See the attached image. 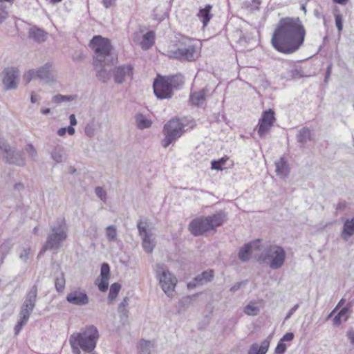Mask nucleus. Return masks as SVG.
<instances>
[{
  "label": "nucleus",
  "instance_id": "f257e3e1",
  "mask_svg": "<svg viewBox=\"0 0 354 354\" xmlns=\"http://www.w3.org/2000/svg\"><path fill=\"white\" fill-rule=\"evenodd\" d=\"M306 29L299 17L281 18L273 32L271 44L283 54H292L304 44Z\"/></svg>",
  "mask_w": 354,
  "mask_h": 354
},
{
  "label": "nucleus",
  "instance_id": "f03ea898",
  "mask_svg": "<svg viewBox=\"0 0 354 354\" xmlns=\"http://www.w3.org/2000/svg\"><path fill=\"white\" fill-rule=\"evenodd\" d=\"M89 47L95 53L94 67L113 65L117 62L118 57L112 53L113 46L109 39L95 35L90 41Z\"/></svg>",
  "mask_w": 354,
  "mask_h": 354
},
{
  "label": "nucleus",
  "instance_id": "7ed1b4c3",
  "mask_svg": "<svg viewBox=\"0 0 354 354\" xmlns=\"http://www.w3.org/2000/svg\"><path fill=\"white\" fill-rule=\"evenodd\" d=\"M51 232L48 235L46 241L40 251V254L46 250H57L62 243L67 238V227L64 218H58L50 227Z\"/></svg>",
  "mask_w": 354,
  "mask_h": 354
},
{
  "label": "nucleus",
  "instance_id": "20e7f679",
  "mask_svg": "<svg viewBox=\"0 0 354 354\" xmlns=\"http://www.w3.org/2000/svg\"><path fill=\"white\" fill-rule=\"evenodd\" d=\"M286 252L282 246L272 244L261 252L258 257L259 263H266L272 270L281 268L286 261Z\"/></svg>",
  "mask_w": 354,
  "mask_h": 354
},
{
  "label": "nucleus",
  "instance_id": "39448f33",
  "mask_svg": "<svg viewBox=\"0 0 354 354\" xmlns=\"http://www.w3.org/2000/svg\"><path fill=\"white\" fill-rule=\"evenodd\" d=\"M99 337L97 328L93 325L86 326L79 333H73L70 336L71 339L80 344L82 350L86 353H91L94 351Z\"/></svg>",
  "mask_w": 354,
  "mask_h": 354
},
{
  "label": "nucleus",
  "instance_id": "423d86ee",
  "mask_svg": "<svg viewBox=\"0 0 354 354\" xmlns=\"http://www.w3.org/2000/svg\"><path fill=\"white\" fill-rule=\"evenodd\" d=\"M170 57L181 62H193L196 59V47L193 40L183 37L175 50L170 51Z\"/></svg>",
  "mask_w": 354,
  "mask_h": 354
},
{
  "label": "nucleus",
  "instance_id": "0eeeda50",
  "mask_svg": "<svg viewBox=\"0 0 354 354\" xmlns=\"http://www.w3.org/2000/svg\"><path fill=\"white\" fill-rule=\"evenodd\" d=\"M185 125L178 119H171L167 122L163 128L165 138L162 141L163 147L167 148L173 142L179 138L184 132Z\"/></svg>",
  "mask_w": 354,
  "mask_h": 354
},
{
  "label": "nucleus",
  "instance_id": "6e6552de",
  "mask_svg": "<svg viewBox=\"0 0 354 354\" xmlns=\"http://www.w3.org/2000/svg\"><path fill=\"white\" fill-rule=\"evenodd\" d=\"M153 93L160 100L170 99L173 96V90L164 76L158 75L153 83Z\"/></svg>",
  "mask_w": 354,
  "mask_h": 354
},
{
  "label": "nucleus",
  "instance_id": "1a4fd4ad",
  "mask_svg": "<svg viewBox=\"0 0 354 354\" xmlns=\"http://www.w3.org/2000/svg\"><path fill=\"white\" fill-rule=\"evenodd\" d=\"M3 88L6 91L16 89L19 81L20 72L16 67H8L3 71Z\"/></svg>",
  "mask_w": 354,
  "mask_h": 354
},
{
  "label": "nucleus",
  "instance_id": "9d476101",
  "mask_svg": "<svg viewBox=\"0 0 354 354\" xmlns=\"http://www.w3.org/2000/svg\"><path fill=\"white\" fill-rule=\"evenodd\" d=\"M6 163L23 167L26 165V160L24 156V152L21 150H17L8 145L4 148V152L2 154Z\"/></svg>",
  "mask_w": 354,
  "mask_h": 354
},
{
  "label": "nucleus",
  "instance_id": "9b49d317",
  "mask_svg": "<svg viewBox=\"0 0 354 354\" xmlns=\"http://www.w3.org/2000/svg\"><path fill=\"white\" fill-rule=\"evenodd\" d=\"M160 268L163 269L162 267ZM157 276L162 290L169 296L174 290L177 282L176 278L168 270H162L161 272L157 270Z\"/></svg>",
  "mask_w": 354,
  "mask_h": 354
},
{
  "label": "nucleus",
  "instance_id": "f8f14e48",
  "mask_svg": "<svg viewBox=\"0 0 354 354\" xmlns=\"http://www.w3.org/2000/svg\"><path fill=\"white\" fill-rule=\"evenodd\" d=\"M142 223V221L139 220L137 223V228L139 235L142 236L143 250L149 254L153 250L156 246V241L153 238V234L147 230L146 226L143 225Z\"/></svg>",
  "mask_w": 354,
  "mask_h": 354
},
{
  "label": "nucleus",
  "instance_id": "ddd939ff",
  "mask_svg": "<svg viewBox=\"0 0 354 354\" xmlns=\"http://www.w3.org/2000/svg\"><path fill=\"white\" fill-rule=\"evenodd\" d=\"M274 112L268 109L263 112L262 116L259 122L258 134L261 138H264L270 131L275 121Z\"/></svg>",
  "mask_w": 354,
  "mask_h": 354
},
{
  "label": "nucleus",
  "instance_id": "4468645a",
  "mask_svg": "<svg viewBox=\"0 0 354 354\" xmlns=\"http://www.w3.org/2000/svg\"><path fill=\"white\" fill-rule=\"evenodd\" d=\"M133 71V66L129 64L115 67L112 71L114 82L117 84H121L127 78L131 80Z\"/></svg>",
  "mask_w": 354,
  "mask_h": 354
},
{
  "label": "nucleus",
  "instance_id": "2eb2a0df",
  "mask_svg": "<svg viewBox=\"0 0 354 354\" xmlns=\"http://www.w3.org/2000/svg\"><path fill=\"white\" fill-rule=\"evenodd\" d=\"M209 223L206 216H201L192 220L189 225V230L195 236H201L211 231Z\"/></svg>",
  "mask_w": 354,
  "mask_h": 354
},
{
  "label": "nucleus",
  "instance_id": "dca6fc26",
  "mask_svg": "<svg viewBox=\"0 0 354 354\" xmlns=\"http://www.w3.org/2000/svg\"><path fill=\"white\" fill-rule=\"evenodd\" d=\"M66 299L69 304L78 306H85L89 301L86 292L80 289L71 291L67 295Z\"/></svg>",
  "mask_w": 354,
  "mask_h": 354
},
{
  "label": "nucleus",
  "instance_id": "f3484780",
  "mask_svg": "<svg viewBox=\"0 0 354 354\" xmlns=\"http://www.w3.org/2000/svg\"><path fill=\"white\" fill-rule=\"evenodd\" d=\"M37 78L45 83H52L55 82V75L52 69V64L46 63L44 66L35 70Z\"/></svg>",
  "mask_w": 354,
  "mask_h": 354
},
{
  "label": "nucleus",
  "instance_id": "a211bd4d",
  "mask_svg": "<svg viewBox=\"0 0 354 354\" xmlns=\"http://www.w3.org/2000/svg\"><path fill=\"white\" fill-rule=\"evenodd\" d=\"M214 277V272L212 270L203 271L198 274L192 281L188 283L187 288L192 289L197 286L203 285L212 281Z\"/></svg>",
  "mask_w": 354,
  "mask_h": 354
},
{
  "label": "nucleus",
  "instance_id": "6ab92c4d",
  "mask_svg": "<svg viewBox=\"0 0 354 354\" xmlns=\"http://www.w3.org/2000/svg\"><path fill=\"white\" fill-rule=\"evenodd\" d=\"M37 286L35 284L26 293L21 306L28 308V309L34 310L37 302Z\"/></svg>",
  "mask_w": 354,
  "mask_h": 354
},
{
  "label": "nucleus",
  "instance_id": "aec40b11",
  "mask_svg": "<svg viewBox=\"0 0 354 354\" xmlns=\"http://www.w3.org/2000/svg\"><path fill=\"white\" fill-rule=\"evenodd\" d=\"M209 223L210 230H214L216 227L221 226L226 218V214L224 212L220 211L216 214L206 216Z\"/></svg>",
  "mask_w": 354,
  "mask_h": 354
},
{
  "label": "nucleus",
  "instance_id": "412c9836",
  "mask_svg": "<svg viewBox=\"0 0 354 354\" xmlns=\"http://www.w3.org/2000/svg\"><path fill=\"white\" fill-rule=\"evenodd\" d=\"M207 91L203 88L198 91H194L190 93L189 102L192 105L200 106L204 104L206 100Z\"/></svg>",
  "mask_w": 354,
  "mask_h": 354
},
{
  "label": "nucleus",
  "instance_id": "4be33fe9",
  "mask_svg": "<svg viewBox=\"0 0 354 354\" xmlns=\"http://www.w3.org/2000/svg\"><path fill=\"white\" fill-rule=\"evenodd\" d=\"M276 174L280 178H286L290 172L289 165L286 160L285 157H281L279 161L275 162Z\"/></svg>",
  "mask_w": 354,
  "mask_h": 354
},
{
  "label": "nucleus",
  "instance_id": "5701e85b",
  "mask_svg": "<svg viewBox=\"0 0 354 354\" xmlns=\"http://www.w3.org/2000/svg\"><path fill=\"white\" fill-rule=\"evenodd\" d=\"M354 234V216L351 218L346 219L343 224L342 231L341 232V237L344 241L353 236Z\"/></svg>",
  "mask_w": 354,
  "mask_h": 354
},
{
  "label": "nucleus",
  "instance_id": "b1692460",
  "mask_svg": "<svg viewBox=\"0 0 354 354\" xmlns=\"http://www.w3.org/2000/svg\"><path fill=\"white\" fill-rule=\"evenodd\" d=\"M212 6L210 4L205 5V8H200L197 16L203 23V27H206L210 19L212 18L213 15L211 13Z\"/></svg>",
  "mask_w": 354,
  "mask_h": 354
},
{
  "label": "nucleus",
  "instance_id": "393cba45",
  "mask_svg": "<svg viewBox=\"0 0 354 354\" xmlns=\"http://www.w3.org/2000/svg\"><path fill=\"white\" fill-rule=\"evenodd\" d=\"M164 77L169 82V84L173 91L180 89L185 83V78L181 74Z\"/></svg>",
  "mask_w": 354,
  "mask_h": 354
},
{
  "label": "nucleus",
  "instance_id": "a878e982",
  "mask_svg": "<svg viewBox=\"0 0 354 354\" xmlns=\"http://www.w3.org/2000/svg\"><path fill=\"white\" fill-rule=\"evenodd\" d=\"M252 243L250 242L244 244V245L240 248L238 257L241 262H247L250 260L252 254Z\"/></svg>",
  "mask_w": 354,
  "mask_h": 354
},
{
  "label": "nucleus",
  "instance_id": "bb28decb",
  "mask_svg": "<svg viewBox=\"0 0 354 354\" xmlns=\"http://www.w3.org/2000/svg\"><path fill=\"white\" fill-rule=\"evenodd\" d=\"M269 346L270 342L267 340L263 341L259 346L257 344H253L250 346L248 354H266L269 348Z\"/></svg>",
  "mask_w": 354,
  "mask_h": 354
},
{
  "label": "nucleus",
  "instance_id": "cd10ccee",
  "mask_svg": "<svg viewBox=\"0 0 354 354\" xmlns=\"http://www.w3.org/2000/svg\"><path fill=\"white\" fill-rule=\"evenodd\" d=\"M154 42L155 32L152 30H149L143 35L140 46L143 50H148L154 44Z\"/></svg>",
  "mask_w": 354,
  "mask_h": 354
},
{
  "label": "nucleus",
  "instance_id": "c85d7f7f",
  "mask_svg": "<svg viewBox=\"0 0 354 354\" xmlns=\"http://www.w3.org/2000/svg\"><path fill=\"white\" fill-rule=\"evenodd\" d=\"M50 156L57 163L62 162L65 157L64 147L59 145L55 146L50 152Z\"/></svg>",
  "mask_w": 354,
  "mask_h": 354
},
{
  "label": "nucleus",
  "instance_id": "c756f323",
  "mask_svg": "<svg viewBox=\"0 0 354 354\" xmlns=\"http://www.w3.org/2000/svg\"><path fill=\"white\" fill-rule=\"evenodd\" d=\"M29 36L37 42H43L46 40V33L42 29L34 26L30 29Z\"/></svg>",
  "mask_w": 354,
  "mask_h": 354
},
{
  "label": "nucleus",
  "instance_id": "7c9ffc66",
  "mask_svg": "<svg viewBox=\"0 0 354 354\" xmlns=\"http://www.w3.org/2000/svg\"><path fill=\"white\" fill-rule=\"evenodd\" d=\"M106 65H103L102 66L95 67L96 70V77L98 80L102 83H107L111 77L110 72L108 71L105 68Z\"/></svg>",
  "mask_w": 354,
  "mask_h": 354
},
{
  "label": "nucleus",
  "instance_id": "2f4dec72",
  "mask_svg": "<svg viewBox=\"0 0 354 354\" xmlns=\"http://www.w3.org/2000/svg\"><path fill=\"white\" fill-rule=\"evenodd\" d=\"M136 121L137 127L140 129L149 128L152 124L151 121L142 113H138L136 115Z\"/></svg>",
  "mask_w": 354,
  "mask_h": 354
},
{
  "label": "nucleus",
  "instance_id": "473e14b6",
  "mask_svg": "<svg viewBox=\"0 0 354 354\" xmlns=\"http://www.w3.org/2000/svg\"><path fill=\"white\" fill-rule=\"evenodd\" d=\"M311 133L308 128H302L299 133L297 135V142L304 145L308 140H310Z\"/></svg>",
  "mask_w": 354,
  "mask_h": 354
},
{
  "label": "nucleus",
  "instance_id": "72a5a7b5",
  "mask_svg": "<svg viewBox=\"0 0 354 354\" xmlns=\"http://www.w3.org/2000/svg\"><path fill=\"white\" fill-rule=\"evenodd\" d=\"M351 307V304H347L346 306L342 308L339 313L336 315V316L333 319V323L335 325H339L342 322V318H344V321H346L348 317L346 316L347 313L348 312L350 308Z\"/></svg>",
  "mask_w": 354,
  "mask_h": 354
},
{
  "label": "nucleus",
  "instance_id": "f704fd0d",
  "mask_svg": "<svg viewBox=\"0 0 354 354\" xmlns=\"http://www.w3.org/2000/svg\"><path fill=\"white\" fill-rule=\"evenodd\" d=\"M77 97V95H64L61 94H57L53 97L52 101L54 103L60 104L63 102L75 100Z\"/></svg>",
  "mask_w": 354,
  "mask_h": 354
},
{
  "label": "nucleus",
  "instance_id": "c9c22d12",
  "mask_svg": "<svg viewBox=\"0 0 354 354\" xmlns=\"http://www.w3.org/2000/svg\"><path fill=\"white\" fill-rule=\"evenodd\" d=\"M55 289L58 292H62L65 288V279L63 272L57 276L55 279Z\"/></svg>",
  "mask_w": 354,
  "mask_h": 354
},
{
  "label": "nucleus",
  "instance_id": "e433bc0d",
  "mask_svg": "<svg viewBox=\"0 0 354 354\" xmlns=\"http://www.w3.org/2000/svg\"><path fill=\"white\" fill-rule=\"evenodd\" d=\"M152 344L150 341L142 339L139 344V354H151Z\"/></svg>",
  "mask_w": 354,
  "mask_h": 354
},
{
  "label": "nucleus",
  "instance_id": "4c0bfd02",
  "mask_svg": "<svg viewBox=\"0 0 354 354\" xmlns=\"http://www.w3.org/2000/svg\"><path fill=\"white\" fill-rule=\"evenodd\" d=\"M120 288H121V286L120 283H113L110 287L109 297H108L109 299L111 301L114 300L117 297Z\"/></svg>",
  "mask_w": 354,
  "mask_h": 354
},
{
  "label": "nucleus",
  "instance_id": "58836bf2",
  "mask_svg": "<svg viewBox=\"0 0 354 354\" xmlns=\"http://www.w3.org/2000/svg\"><path fill=\"white\" fill-rule=\"evenodd\" d=\"M32 310L33 309H28L21 306L19 312V319L28 322Z\"/></svg>",
  "mask_w": 354,
  "mask_h": 354
},
{
  "label": "nucleus",
  "instance_id": "ea45409f",
  "mask_svg": "<svg viewBox=\"0 0 354 354\" xmlns=\"http://www.w3.org/2000/svg\"><path fill=\"white\" fill-rule=\"evenodd\" d=\"M106 235L110 241H114L117 237V230L114 225H109L106 229Z\"/></svg>",
  "mask_w": 354,
  "mask_h": 354
},
{
  "label": "nucleus",
  "instance_id": "a19ab883",
  "mask_svg": "<svg viewBox=\"0 0 354 354\" xmlns=\"http://www.w3.org/2000/svg\"><path fill=\"white\" fill-rule=\"evenodd\" d=\"M244 313L248 315L255 316L259 314V308L256 306L248 304L244 308Z\"/></svg>",
  "mask_w": 354,
  "mask_h": 354
},
{
  "label": "nucleus",
  "instance_id": "79ce46f5",
  "mask_svg": "<svg viewBox=\"0 0 354 354\" xmlns=\"http://www.w3.org/2000/svg\"><path fill=\"white\" fill-rule=\"evenodd\" d=\"M101 278L109 279L110 276V266L107 263H103L101 266L100 270Z\"/></svg>",
  "mask_w": 354,
  "mask_h": 354
},
{
  "label": "nucleus",
  "instance_id": "37998d69",
  "mask_svg": "<svg viewBox=\"0 0 354 354\" xmlns=\"http://www.w3.org/2000/svg\"><path fill=\"white\" fill-rule=\"evenodd\" d=\"M36 74L37 73H35V69H31V70H29L28 71H27L24 75V77H23V79H24V81L25 82V84H29L30 82V81L32 79L37 78Z\"/></svg>",
  "mask_w": 354,
  "mask_h": 354
},
{
  "label": "nucleus",
  "instance_id": "c03bdc74",
  "mask_svg": "<svg viewBox=\"0 0 354 354\" xmlns=\"http://www.w3.org/2000/svg\"><path fill=\"white\" fill-rule=\"evenodd\" d=\"M335 26L340 33L343 30V16L340 13L335 15Z\"/></svg>",
  "mask_w": 354,
  "mask_h": 354
},
{
  "label": "nucleus",
  "instance_id": "a18cd8bd",
  "mask_svg": "<svg viewBox=\"0 0 354 354\" xmlns=\"http://www.w3.org/2000/svg\"><path fill=\"white\" fill-rule=\"evenodd\" d=\"M118 313L121 322L124 324L129 317V310L127 308H121L118 306Z\"/></svg>",
  "mask_w": 354,
  "mask_h": 354
},
{
  "label": "nucleus",
  "instance_id": "49530a36",
  "mask_svg": "<svg viewBox=\"0 0 354 354\" xmlns=\"http://www.w3.org/2000/svg\"><path fill=\"white\" fill-rule=\"evenodd\" d=\"M7 7L0 3V24H1L8 17V12L7 11Z\"/></svg>",
  "mask_w": 354,
  "mask_h": 354
},
{
  "label": "nucleus",
  "instance_id": "de8ad7c7",
  "mask_svg": "<svg viewBox=\"0 0 354 354\" xmlns=\"http://www.w3.org/2000/svg\"><path fill=\"white\" fill-rule=\"evenodd\" d=\"M69 344L73 354H81V346L75 340L69 337Z\"/></svg>",
  "mask_w": 354,
  "mask_h": 354
},
{
  "label": "nucleus",
  "instance_id": "09e8293b",
  "mask_svg": "<svg viewBox=\"0 0 354 354\" xmlns=\"http://www.w3.org/2000/svg\"><path fill=\"white\" fill-rule=\"evenodd\" d=\"M95 194L102 201H105L106 199V193L102 187H97L95 189Z\"/></svg>",
  "mask_w": 354,
  "mask_h": 354
},
{
  "label": "nucleus",
  "instance_id": "8fccbe9b",
  "mask_svg": "<svg viewBox=\"0 0 354 354\" xmlns=\"http://www.w3.org/2000/svg\"><path fill=\"white\" fill-rule=\"evenodd\" d=\"M287 346L285 343L282 342V341H279L275 348V353L276 354H283L286 351Z\"/></svg>",
  "mask_w": 354,
  "mask_h": 354
},
{
  "label": "nucleus",
  "instance_id": "3c124183",
  "mask_svg": "<svg viewBox=\"0 0 354 354\" xmlns=\"http://www.w3.org/2000/svg\"><path fill=\"white\" fill-rule=\"evenodd\" d=\"M109 279H104L101 278L100 282L98 283V288L101 292H105L108 289L109 287Z\"/></svg>",
  "mask_w": 354,
  "mask_h": 354
},
{
  "label": "nucleus",
  "instance_id": "603ef678",
  "mask_svg": "<svg viewBox=\"0 0 354 354\" xmlns=\"http://www.w3.org/2000/svg\"><path fill=\"white\" fill-rule=\"evenodd\" d=\"M223 162L221 160H212L211 162V167L212 169L221 170Z\"/></svg>",
  "mask_w": 354,
  "mask_h": 354
},
{
  "label": "nucleus",
  "instance_id": "864d4df0",
  "mask_svg": "<svg viewBox=\"0 0 354 354\" xmlns=\"http://www.w3.org/2000/svg\"><path fill=\"white\" fill-rule=\"evenodd\" d=\"M27 322L23 321V320H21L19 319L17 322V324H16L15 327V335H18L19 333V332L21 331L22 327L26 324Z\"/></svg>",
  "mask_w": 354,
  "mask_h": 354
},
{
  "label": "nucleus",
  "instance_id": "5fc2aeb1",
  "mask_svg": "<svg viewBox=\"0 0 354 354\" xmlns=\"http://www.w3.org/2000/svg\"><path fill=\"white\" fill-rule=\"evenodd\" d=\"M332 66H333L332 63L329 64L328 66H327V68H326V74H325V78H324V82L326 84H327L328 82L330 76L331 75Z\"/></svg>",
  "mask_w": 354,
  "mask_h": 354
},
{
  "label": "nucleus",
  "instance_id": "6e6d98bb",
  "mask_svg": "<svg viewBox=\"0 0 354 354\" xmlns=\"http://www.w3.org/2000/svg\"><path fill=\"white\" fill-rule=\"evenodd\" d=\"M294 339V334L291 332L286 333L282 338L280 339V341H282V342L284 343V342H289L292 341Z\"/></svg>",
  "mask_w": 354,
  "mask_h": 354
},
{
  "label": "nucleus",
  "instance_id": "4d7b16f0",
  "mask_svg": "<svg viewBox=\"0 0 354 354\" xmlns=\"http://www.w3.org/2000/svg\"><path fill=\"white\" fill-rule=\"evenodd\" d=\"M26 151L32 157L37 155V151L35 149L34 146L32 144H28L26 147Z\"/></svg>",
  "mask_w": 354,
  "mask_h": 354
},
{
  "label": "nucleus",
  "instance_id": "13d9d810",
  "mask_svg": "<svg viewBox=\"0 0 354 354\" xmlns=\"http://www.w3.org/2000/svg\"><path fill=\"white\" fill-rule=\"evenodd\" d=\"M299 304H295L293 307L290 308L287 315L285 317V320H288L291 317V316L294 314V313L298 309Z\"/></svg>",
  "mask_w": 354,
  "mask_h": 354
},
{
  "label": "nucleus",
  "instance_id": "bf43d9fd",
  "mask_svg": "<svg viewBox=\"0 0 354 354\" xmlns=\"http://www.w3.org/2000/svg\"><path fill=\"white\" fill-rule=\"evenodd\" d=\"M29 250V248L24 249L23 252L19 255L20 259L24 261H26L28 259Z\"/></svg>",
  "mask_w": 354,
  "mask_h": 354
},
{
  "label": "nucleus",
  "instance_id": "052dcab7",
  "mask_svg": "<svg viewBox=\"0 0 354 354\" xmlns=\"http://www.w3.org/2000/svg\"><path fill=\"white\" fill-rule=\"evenodd\" d=\"M346 337L349 339L351 344L354 346V329H351L346 333Z\"/></svg>",
  "mask_w": 354,
  "mask_h": 354
},
{
  "label": "nucleus",
  "instance_id": "680f3d73",
  "mask_svg": "<svg viewBox=\"0 0 354 354\" xmlns=\"http://www.w3.org/2000/svg\"><path fill=\"white\" fill-rule=\"evenodd\" d=\"M85 133L88 137H93L94 136V129H93L92 126L87 124L85 128Z\"/></svg>",
  "mask_w": 354,
  "mask_h": 354
},
{
  "label": "nucleus",
  "instance_id": "e2e57ef3",
  "mask_svg": "<svg viewBox=\"0 0 354 354\" xmlns=\"http://www.w3.org/2000/svg\"><path fill=\"white\" fill-rule=\"evenodd\" d=\"M84 58V55L82 52H75L73 55V59L74 61H80Z\"/></svg>",
  "mask_w": 354,
  "mask_h": 354
},
{
  "label": "nucleus",
  "instance_id": "0e129e2a",
  "mask_svg": "<svg viewBox=\"0 0 354 354\" xmlns=\"http://www.w3.org/2000/svg\"><path fill=\"white\" fill-rule=\"evenodd\" d=\"M245 283L244 281H241V282H237V283H236L234 285H233V286L230 288V292H233V293H234V292H235L236 291L239 290L240 289V288H241V285H242L243 283Z\"/></svg>",
  "mask_w": 354,
  "mask_h": 354
},
{
  "label": "nucleus",
  "instance_id": "69168bd1",
  "mask_svg": "<svg viewBox=\"0 0 354 354\" xmlns=\"http://www.w3.org/2000/svg\"><path fill=\"white\" fill-rule=\"evenodd\" d=\"M70 125L75 126L77 124V120L75 114H71L69 116Z\"/></svg>",
  "mask_w": 354,
  "mask_h": 354
},
{
  "label": "nucleus",
  "instance_id": "338daca9",
  "mask_svg": "<svg viewBox=\"0 0 354 354\" xmlns=\"http://www.w3.org/2000/svg\"><path fill=\"white\" fill-rule=\"evenodd\" d=\"M128 301H129V298L127 297H125L123 298L122 301H121V303L119 304V307H121V308H127V306H128Z\"/></svg>",
  "mask_w": 354,
  "mask_h": 354
},
{
  "label": "nucleus",
  "instance_id": "774afa93",
  "mask_svg": "<svg viewBox=\"0 0 354 354\" xmlns=\"http://www.w3.org/2000/svg\"><path fill=\"white\" fill-rule=\"evenodd\" d=\"M346 207V203L345 201L339 202L336 207L337 210L344 209Z\"/></svg>",
  "mask_w": 354,
  "mask_h": 354
}]
</instances>
